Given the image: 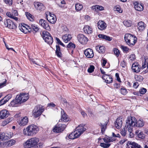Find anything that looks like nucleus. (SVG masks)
Here are the masks:
<instances>
[{"label": "nucleus", "instance_id": "f257e3e1", "mask_svg": "<svg viewBox=\"0 0 148 148\" xmlns=\"http://www.w3.org/2000/svg\"><path fill=\"white\" fill-rule=\"evenodd\" d=\"M29 98L28 94L22 93L17 95L15 98L10 103V105L12 107H18L22 103L26 101Z\"/></svg>", "mask_w": 148, "mask_h": 148}, {"label": "nucleus", "instance_id": "f03ea898", "mask_svg": "<svg viewBox=\"0 0 148 148\" xmlns=\"http://www.w3.org/2000/svg\"><path fill=\"white\" fill-rule=\"evenodd\" d=\"M39 130L38 127L34 124L29 125L23 130V134L28 136H32L37 133Z\"/></svg>", "mask_w": 148, "mask_h": 148}, {"label": "nucleus", "instance_id": "7ed1b4c3", "mask_svg": "<svg viewBox=\"0 0 148 148\" xmlns=\"http://www.w3.org/2000/svg\"><path fill=\"white\" fill-rule=\"evenodd\" d=\"M127 124H130L134 127H143L144 125V123L142 120H139L137 121L136 119L134 116L128 118L127 119Z\"/></svg>", "mask_w": 148, "mask_h": 148}, {"label": "nucleus", "instance_id": "20e7f679", "mask_svg": "<svg viewBox=\"0 0 148 148\" xmlns=\"http://www.w3.org/2000/svg\"><path fill=\"white\" fill-rule=\"evenodd\" d=\"M45 42L49 45H51L53 42V39L51 34L46 31H43L41 34Z\"/></svg>", "mask_w": 148, "mask_h": 148}, {"label": "nucleus", "instance_id": "39448f33", "mask_svg": "<svg viewBox=\"0 0 148 148\" xmlns=\"http://www.w3.org/2000/svg\"><path fill=\"white\" fill-rule=\"evenodd\" d=\"M44 111L42 106L41 105H37L33 111V114L34 117L37 118L41 115Z\"/></svg>", "mask_w": 148, "mask_h": 148}, {"label": "nucleus", "instance_id": "423d86ee", "mask_svg": "<svg viewBox=\"0 0 148 148\" xmlns=\"http://www.w3.org/2000/svg\"><path fill=\"white\" fill-rule=\"evenodd\" d=\"M29 140L30 142V143L31 144L33 148H41L42 147L43 143H38L39 141L38 138L35 137L31 138Z\"/></svg>", "mask_w": 148, "mask_h": 148}, {"label": "nucleus", "instance_id": "0eeeda50", "mask_svg": "<svg viewBox=\"0 0 148 148\" xmlns=\"http://www.w3.org/2000/svg\"><path fill=\"white\" fill-rule=\"evenodd\" d=\"M18 28L21 32L25 34L30 32L32 30L30 27L24 23H21V25L20 24L18 26Z\"/></svg>", "mask_w": 148, "mask_h": 148}, {"label": "nucleus", "instance_id": "6e6552de", "mask_svg": "<svg viewBox=\"0 0 148 148\" xmlns=\"http://www.w3.org/2000/svg\"><path fill=\"white\" fill-rule=\"evenodd\" d=\"M4 24L6 27L10 29H16L17 28V25L10 19H6Z\"/></svg>", "mask_w": 148, "mask_h": 148}, {"label": "nucleus", "instance_id": "1a4fd4ad", "mask_svg": "<svg viewBox=\"0 0 148 148\" xmlns=\"http://www.w3.org/2000/svg\"><path fill=\"white\" fill-rule=\"evenodd\" d=\"M66 127V126L65 124L58 123L53 129V130L55 132H60L64 130Z\"/></svg>", "mask_w": 148, "mask_h": 148}, {"label": "nucleus", "instance_id": "9d476101", "mask_svg": "<svg viewBox=\"0 0 148 148\" xmlns=\"http://www.w3.org/2000/svg\"><path fill=\"white\" fill-rule=\"evenodd\" d=\"M77 38L78 41L82 44H85L88 40V39L84 35L79 34L77 36Z\"/></svg>", "mask_w": 148, "mask_h": 148}, {"label": "nucleus", "instance_id": "9b49d317", "mask_svg": "<svg viewBox=\"0 0 148 148\" xmlns=\"http://www.w3.org/2000/svg\"><path fill=\"white\" fill-rule=\"evenodd\" d=\"M39 22L41 26L45 29L48 30L50 29V27L47 20L45 21L43 19H40Z\"/></svg>", "mask_w": 148, "mask_h": 148}, {"label": "nucleus", "instance_id": "f8f14e48", "mask_svg": "<svg viewBox=\"0 0 148 148\" xmlns=\"http://www.w3.org/2000/svg\"><path fill=\"white\" fill-rule=\"evenodd\" d=\"M126 145L128 148H142L140 145L137 143L131 141H128Z\"/></svg>", "mask_w": 148, "mask_h": 148}, {"label": "nucleus", "instance_id": "ddd939ff", "mask_svg": "<svg viewBox=\"0 0 148 148\" xmlns=\"http://www.w3.org/2000/svg\"><path fill=\"white\" fill-rule=\"evenodd\" d=\"M84 53L86 57L88 58H92L94 56L93 50L90 48L86 49L84 51Z\"/></svg>", "mask_w": 148, "mask_h": 148}, {"label": "nucleus", "instance_id": "4468645a", "mask_svg": "<svg viewBox=\"0 0 148 148\" xmlns=\"http://www.w3.org/2000/svg\"><path fill=\"white\" fill-rule=\"evenodd\" d=\"M34 5L35 8L39 11H43L45 9V6L42 3L39 2H34Z\"/></svg>", "mask_w": 148, "mask_h": 148}, {"label": "nucleus", "instance_id": "2eb2a0df", "mask_svg": "<svg viewBox=\"0 0 148 148\" xmlns=\"http://www.w3.org/2000/svg\"><path fill=\"white\" fill-rule=\"evenodd\" d=\"M61 113V119L59 120V122L63 121L67 122L69 120L68 116L67 114L64 113L63 110L62 109Z\"/></svg>", "mask_w": 148, "mask_h": 148}, {"label": "nucleus", "instance_id": "dca6fc26", "mask_svg": "<svg viewBox=\"0 0 148 148\" xmlns=\"http://www.w3.org/2000/svg\"><path fill=\"white\" fill-rule=\"evenodd\" d=\"M102 79L105 80L107 83H110L112 81V78L111 75H110L106 74L103 75L102 76Z\"/></svg>", "mask_w": 148, "mask_h": 148}, {"label": "nucleus", "instance_id": "f3484780", "mask_svg": "<svg viewBox=\"0 0 148 148\" xmlns=\"http://www.w3.org/2000/svg\"><path fill=\"white\" fill-rule=\"evenodd\" d=\"M97 27L99 29L103 30L106 28V24L103 21H99L97 23Z\"/></svg>", "mask_w": 148, "mask_h": 148}, {"label": "nucleus", "instance_id": "a211bd4d", "mask_svg": "<svg viewBox=\"0 0 148 148\" xmlns=\"http://www.w3.org/2000/svg\"><path fill=\"white\" fill-rule=\"evenodd\" d=\"M122 119L120 117L118 118L116 120L115 123V125L116 128L119 129L121 128L122 125Z\"/></svg>", "mask_w": 148, "mask_h": 148}, {"label": "nucleus", "instance_id": "6ab92c4d", "mask_svg": "<svg viewBox=\"0 0 148 148\" xmlns=\"http://www.w3.org/2000/svg\"><path fill=\"white\" fill-rule=\"evenodd\" d=\"M28 122V119L27 116L21 118V120L18 123L20 126H24L26 125Z\"/></svg>", "mask_w": 148, "mask_h": 148}, {"label": "nucleus", "instance_id": "aec40b11", "mask_svg": "<svg viewBox=\"0 0 148 148\" xmlns=\"http://www.w3.org/2000/svg\"><path fill=\"white\" fill-rule=\"evenodd\" d=\"M77 130L75 131L78 135V137L86 130V128L84 127L81 125H79L77 128Z\"/></svg>", "mask_w": 148, "mask_h": 148}, {"label": "nucleus", "instance_id": "412c9836", "mask_svg": "<svg viewBox=\"0 0 148 148\" xmlns=\"http://www.w3.org/2000/svg\"><path fill=\"white\" fill-rule=\"evenodd\" d=\"M8 112L6 110H2L0 112V118L3 119L7 117L9 114Z\"/></svg>", "mask_w": 148, "mask_h": 148}, {"label": "nucleus", "instance_id": "4be33fe9", "mask_svg": "<svg viewBox=\"0 0 148 148\" xmlns=\"http://www.w3.org/2000/svg\"><path fill=\"white\" fill-rule=\"evenodd\" d=\"M134 7L135 9L138 11H141L143 9V6L138 2H136L134 3Z\"/></svg>", "mask_w": 148, "mask_h": 148}, {"label": "nucleus", "instance_id": "5701e85b", "mask_svg": "<svg viewBox=\"0 0 148 148\" xmlns=\"http://www.w3.org/2000/svg\"><path fill=\"white\" fill-rule=\"evenodd\" d=\"M132 69L134 72L137 73H139L140 70L139 65L137 63H134L133 64Z\"/></svg>", "mask_w": 148, "mask_h": 148}, {"label": "nucleus", "instance_id": "b1692460", "mask_svg": "<svg viewBox=\"0 0 148 148\" xmlns=\"http://www.w3.org/2000/svg\"><path fill=\"white\" fill-rule=\"evenodd\" d=\"M137 38L135 36L133 35L131 39L130 40L128 45L129 46H133L136 43L137 40Z\"/></svg>", "mask_w": 148, "mask_h": 148}, {"label": "nucleus", "instance_id": "393cba45", "mask_svg": "<svg viewBox=\"0 0 148 148\" xmlns=\"http://www.w3.org/2000/svg\"><path fill=\"white\" fill-rule=\"evenodd\" d=\"M91 8L92 10L96 12L102 11L104 10V7L103 6L99 5H93L91 7Z\"/></svg>", "mask_w": 148, "mask_h": 148}, {"label": "nucleus", "instance_id": "a878e982", "mask_svg": "<svg viewBox=\"0 0 148 148\" xmlns=\"http://www.w3.org/2000/svg\"><path fill=\"white\" fill-rule=\"evenodd\" d=\"M134 127V126H132V125H131V124H130L129 125L127 124V120H126L125 127L126 129L128 130L129 132L130 133V136H131V134H132V135L133 134V127Z\"/></svg>", "mask_w": 148, "mask_h": 148}, {"label": "nucleus", "instance_id": "bb28decb", "mask_svg": "<svg viewBox=\"0 0 148 148\" xmlns=\"http://www.w3.org/2000/svg\"><path fill=\"white\" fill-rule=\"evenodd\" d=\"M133 35H132L130 34H125L124 38L125 40V41L127 43V44L128 45V43H129L130 40L131 39V38L132 37Z\"/></svg>", "mask_w": 148, "mask_h": 148}, {"label": "nucleus", "instance_id": "cd10ccee", "mask_svg": "<svg viewBox=\"0 0 148 148\" xmlns=\"http://www.w3.org/2000/svg\"><path fill=\"white\" fill-rule=\"evenodd\" d=\"M68 136L69 139H74L77 138L78 137V135L77 134V132L74 131L70 134L68 135Z\"/></svg>", "mask_w": 148, "mask_h": 148}, {"label": "nucleus", "instance_id": "c85d7f7f", "mask_svg": "<svg viewBox=\"0 0 148 148\" xmlns=\"http://www.w3.org/2000/svg\"><path fill=\"white\" fill-rule=\"evenodd\" d=\"M72 38V36L70 34H65L62 37L63 41L65 42H67L70 41Z\"/></svg>", "mask_w": 148, "mask_h": 148}, {"label": "nucleus", "instance_id": "c756f323", "mask_svg": "<svg viewBox=\"0 0 148 148\" xmlns=\"http://www.w3.org/2000/svg\"><path fill=\"white\" fill-rule=\"evenodd\" d=\"M83 29L85 33L88 34H91L92 32V28L88 25L85 26L83 28Z\"/></svg>", "mask_w": 148, "mask_h": 148}, {"label": "nucleus", "instance_id": "7c9ffc66", "mask_svg": "<svg viewBox=\"0 0 148 148\" xmlns=\"http://www.w3.org/2000/svg\"><path fill=\"white\" fill-rule=\"evenodd\" d=\"M107 124V121H106L105 123H100L99 125L100 126L101 129V132L102 134H103L104 132L105 131L106 128V126Z\"/></svg>", "mask_w": 148, "mask_h": 148}, {"label": "nucleus", "instance_id": "2f4dec72", "mask_svg": "<svg viewBox=\"0 0 148 148\" xmlns=\"http://www.w3.org/2000/svg\"><path fill=\"white\" fill-rule=\"evenodd\" d=\"M138 29L139 30H143L145 27V25L142 21L139 22L138 24Z\"/></svg>", "mask_w": 148, "mask_h": 148}, {"label": "nucleus", "instance_id": "473e14b6", "mask_svg": "<svg viewBox=\"0 0 148 148\" xmlns=\"http://www.w3.org/2000/svg\"><path fill=\"white\" fill-rule=\"evenodd\" d=\"M56 50L55 53L57 56L59 57L60 58L61 57L62 53L60 51V46L58 45H56Z\"/></svg>", "mask_w": 148, "mask_h": 148}, {"label": "nucleus", "instance_id": "72a5a7b5", "mask_svg": "<svg viewBox=\"0 0 148 148\" xmlns=\"http://www.w3.org/2000/svg\"><path fill=\"white\" fill-rule=\"evenodd\" d=\"M96 49L99 53H103L105 51V48L103 46H97L96 47Z\"/></svg>", "mask_w": 148, "mask_h": 148}, {"label": "nucleus", "instance_id": "f704fd0d", "mask_svg": "<svg viewBox=\"0 0 148 148\" xmlns=\"http://www.w3.org/2000/svg\"><path fill=\"white\" fill-rule=\"evenodd\" d=\"M148 62V58L146 57H144V59L142 62V68H145L147 66V62Z\"/></svg>", "mask_w": 148, "mask_h": 148}, {"label": "nucleus", "instance_id": "c9c22d12", "mask_svg": "<svg viewBox=\"0 0 148 148\" xmlns=\"http://www.w3.org/2000/svg\"><path fill=\"white\" fill-rule=\"evenodd\" d=\"M45 15L46 18H48L49 16V17H52V18H56L55 15L53 13H51L49 12H47L45 13Z\"/></svg>", "mask_w": 148, "mask_h": 148}, {"label": "nucleus", "instance_id": "e433bc0d", "mask_svg": "<svg viewBox=\"0 0 148 148\" xmlns=\"http://www.w3.org/2000/svg\"><path fill=\"white\" fill-rule=\"evenodd\" d=\"M135 133L139 138L143 139L145 137V135L143 132H141L140 130L136 131Z\"/></svg>", "mask_w": 148, "mask_h": 148}, {"label": "nucleus", "instance_id": "4c0bfd02", "mask_svg": "<svg viewBox=\"0 0 148 148\" xmlns=\"http://www.w3.org/2000/svg\"><path fill=\"white\" fill-rule=\"evenodd\" d=\"M123 24L125 26L127 27H130L132 24L131 21L130 20H125L123 22Z\"/></svg>", "mask_w": 148, "mask_h": 148}, {"label": "nucleus", "instance_id": "58836bf2", "mask_svg": "<svg viewBox=\"0 0 148 148\" xmlns=\"http://www.w3.org/2000/svg\"><path fill=\"white\" fill-rule=\"evenodd\" d=\"M8 139L7 135H5V134L3 132L0 133V141L5 140Z\"/></svg>", "mask_w": 148, "mask_h": 148}, {"label": "nucleus", "instance_id": "ea45409f", "mask_svg": "<svg viewBox=\"0 0 148 148\" xmlns=\"http://www.w3.org/2000/svg\"><path fill=\"white\" fill-rule=\"evenodd\" d=\"M29 140H27L23 144V146L25 148H31L32 147L31 144Z\"/></svg>", "mask_w": 148, "mask_h": 148}, {"label": "nucleus", "instance_id": "a19ab883", "mask_svg": "<svg viewBox=\"0 0 148 148\" xmlns=\"http://www.w3.org/2000/svg\"><path fill=\"white\" fill-rule=\"evenodd\" d=\"M16 142L15 140L12 139L5 142L6 145L8 147H10L14 145Z\"/></svg>", "mask_w": 148, "mask_h": 148}, {"label": "nucleus", "instance_id": "79ce46f5", "mask_svg": "<svg viewBox=\"0 0 148 148\" xmlns=\"http://www.w3.org/2000/svg\"><path fill=\"white\" fill-rule=\"evenodd\" d=\"M115 139L112 138H106L103 139L104 142L106 143H108L110 142H113L115 140Z\"/></svg>", "mask_w": 148, "mask_h": 148}, {"label": "nucleus", "instance_id": "37998d69", "mask_svg": "<svg viewBox=\"0 0 148 148\" xmlns=\"http://www.w3.org/2000/svg\"><path fill=\"white\" fill-rule=\"evenodd\" d=\"M31 27L32 29L35 31V32H37L39 29L37 26L35 24H31Z\"/></svg>", "mask_w": 148, "mask_h": 148}, {"label": "nucleus", "instance_id": "c03bdc74", "mask_svg": "<svg viewBox=\"0 0 148 148\" xmlns=\"http://www.w3.org/2000/svg\"><path fill=\"white\" fill-rule=\"evenodd\" d=\"M83 8V5L79 3H77L75 5V8L77 11L81 10Z\"/></svg>", "mask_w": 148, "mask_h": 148}, {"label": "nucleus", "instance_id": "a18cd8bd", "mask_svg": "<svg viewBox=\"0 0 148 148\" xmlns=\"http://www.w3.org/2000/svg\"><path fill=\"white\" fill-rule=\"evenodd\" d=\"M75 44L70 42L67 45V47L69 48L72 49H74L75 47Z\"/></svg>", "mask_w": 148, "mask_h": 148}, {"label": "nucleus", "instance_id": "49530a36", "mask_svg": "<svg viewBox=\"0 0 148 148\" xmlns=\"http://www.w3.org/2000/svg\"><path fill=\"white\" fill-rule=\"evenodd\" d=\"M110 145V143H101L100 144V146L104 148H107L109 147Z\"/></svg>", "mask_w": 148, "mask_h": 148}, {"label": "nucleus", "instance_id": "de8ad7c7", "mask_svg": "<svg viewBox=\"0 0 148 148\" xmlns=\"http://www.w3.org/2000/svg\"><path fill=\"white\" fill-rule=\"evenodd\" d=\"M135 79L138 82H141L143 79V77L141 75H137L135 77Z\"/></svg>", "mask_w": 148, "mask_h": 148}, {"label": "nucleus", "instance_id": "09e8293b", "mask_svg": "<svg viewBox=\"0 0 148 148\" xmlns=\"http://www.w3.org/2000/svg\"><path fill=\"white\" fill-rule=\"evenodd\" d=\"M95 67L93 65H90L88 69V72L89 73H92L94 71Z\"/></svg>", "mask_w": 148, "mask_h": 148}, {"label": "nucleus", "instance_id": "8fccbe9b", "mask_svg": "<svg viewBox=\"0 0 148 148\" xmlns=\"http://www.w3.org/2000/svg\"><path fill=\"white\" fill-rule=\"evenodd\" d=\"M147 92V89L144 88H141L139 90V92L140 94H144Z\"/></svg>", "mask_w": 148, "mask_h": 148}, {"label": "nucleus", "instance_id": "3c124183", "mask_svg": "<svg viewBox=\"0 0 148 148\" xmlns=\"http://www.w3.org/2000/svg\"><path fill=\"white\" fill-rule=\"evenodd\" d=\"M120 90L121 94L123 95H125L127 93L126 89L124 88H121Z\"/></svg>", "mask_w": 148, "mask_h": 148}, {"label": "nucleus", "instance_id": "603ef678", "mask_svg": "<svg viewBox=\"0 0 148 148\" xmlns=\"http://www.w3.org/2000/svg\"><path fill=\"white\" fill-rule=\"evenodd\" d=\"M6 15L8 17L11 18H18L13 16V15L11 14L10 12H7Z\"/></svg>", "mask_w": 148, "mask_h": 148}, {"label": "nucleus", "instance_id": "864d4df0", "mask_svg": "<svg viewBox=\"0 0 148 148\" xmlns=\"http://www.w3.org/2000/svg\"><path fill=\"white\" fill-rule=\"evenodd\" d=\"M56 40L57 43H58V44L62 45L63 47H65V45L63 44V43L62 42L59 38H56Z\"/></svg>", "mask_w": 148, "mask_h": 148}, {"label": "nucleus", "instance_id": "5fc2aeb1", "mask_svg": "<svg viewBox=\"0 0 148 148\" xmlns=\"http://www.w3.org/2000/svg\"><path fill=\"white\" fill-rule=\"evenodd\" d=\"M25 14L27 18H33L34 17V16L28 12H25Z\"/></svg>", "mask_w": 148, "mask_h": 148}, {"label": "nucleus", "instance_id": "6e6d98bb", "mask_svg": "<svg viewBox=\"0 0 148 148\" xmlns=\"http://www.w3.org/2000/svg\"><path fill=\"white\" fill-rule=\"evenodd\" d=\"M12 97V96L11 94H9L5 96L4 98L5 99L6 101L7 102Z\"/></svg>", "mask_w": 148, "mask_h": 148}, {"label": "nucleus", "instance_id": "4d7b16f0", "mask_svg": "<svg viewBox=\"0 0 148 148\" xmlns=\"http://www.w3.org/2000/svg\"><path fill=\"white\" fill-rule=\"evenodd\" d=\"M4 2L6 4L9 5H12V0H3Z\"/></svg>", "mask_w": 148, "mask_h": 148}, {"label": "nucleus", "instance_id": "13d9d810", "mask_svg": "<svg viewBox=\"0 0 148 148\" xmlns=\"http://www.w3.org/2000/svg\"><path fill=\"white\" fill-rule=\"evenodd\" d=\"M6 102H7L6 101L5 99H4V98H3L0 100V106L4 105Z\"/></svg>", "mask_w": 148, "mask_h": 148}, {"label": "nucleus", "instance_id": "bf43d9fd", "mask_svg": "<svg viewBox=\"0 0 148 148\" xmlns=\"http://www.w3.org/2000/svg\"><path fill=\"white\" fill-rule=\"evenodd\" d=\"M48 22L52 24H54L56 21L57 19H47Z\"/></svg>", "mask_w": 148, "mask_h": 148}, {"label": "nucleus", "instance_id": "052dcab7", "mask_svg": "<svg viewBox=\"0 0 148 148\" xmlns=\"http://www.w3.org/2000/svg\"><path fill=\"white\" fill-rule=\"evenodd\" d=\"M129 58L131 61L134 60L136 58L135 55L134 54L131 55Z\"/></svg>", "mask_w": 148, "mask_h": 148}, {"label": "nucleus", "instance_id": "680f3d73", "mask_svg": "<svg viewBox=\"0 0 148 148\" xmlns=\"http://www.w3.org/2000/svg\"><path fill=\"white\" fill-rule=\"evenodd\" d=\"M114 53L116 56H118L120 53L118 49L116 48H115L114 49Z\"/></svg>", "mask_w": 148, "mask_h": 148}, {"label": "nucleus", "instance_id": "e2e57ef3", "mask_svg": "<svg viewBox=\"0 0 148 148\" xmlns=\"http://www.w3.org/2000/svg\"><path fill=\"white\" fill-rule=\"evenodd\" d=\"M116 11H118L119 13H121L122 10L121 9L120 6L119 5L116 6L115 8Z\"/></svg>", "mask_w": 148, "mask_h": 148}, {"label": "nucleus", "instance_id": "0e129e2a", "mask_svg": "<svg viewBox=\"0 0 148 148\" xmlns=\"http://www.w3.org/2000/svg\"><path fill=\"white\" fill-rule=\"evenodd\" d=\"M126 131L125 130V129L123 128L121 131V134L123 136H125L126 135Z\"/></svg>", "mask_w": 148, "mask_h": 148}, {"label": "nucleus", "instance_id": "69168bd1", "mask_svg": "<svg viewBox=\"0 0 148 148\" xmlns=\"http://www.w3.org/2000/svg\"><path fill=\"white\" fill-rule=\"evenodd\" d=\"M112 38L109 36L106 35L104 40L108 41H111L112 40Z\"/></svg>", "mask_w": 148, "mask_h": 148}, {"label": "nucleus", "instance_id": "338daca9", "mask_svg": "<svg viewBox=\"0 0 148 148\" xmlns=\"http://www.w3.org/2000/svg\"><path fill=\"white\" fill-rule=\"evenodd\" d=\"M6 82V80L5 79L3 82L0 83V88H1L5 85Z\"/></svg>", "mask_w": 148, "mask_h": 148}, {"label": "nucleus", "instance_id": "774afa93", "mask_svg": "<svg viewBox=\"0 0 148 148\" xmlns=\"http://www.w3.org/2000/svg\"><path fill=\"white\" fill-rule=\"evenodd\" d=\"M8 123H9V121L5 120L2 122V125L3 126H5Z\"/></svg>", "mask_w": 148, "mask_h": 148}]
</instances>
